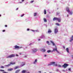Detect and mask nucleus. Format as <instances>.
I'll list each match as a JSON object with an SVG mask.
<instances>
[{"label":"nucleus","instance_id":"nucleus-35","mask_svg":"<svg viewBox=\"0 0 73 73\" xmlns=\"http://www.w3.org/2000/svg\"><path fill=\"white\" fill-rule=\"evenodd\" d=\"M3 73H8V72H3Z\"/></svg>","mask_w":73,"mask_h":73},{"label":"nucleus","instance_id":"nucleus-31","mask_svg":"<svg viewBox=\"0 0 73 73\" xmlns=\"http://www.w3.org/2000/svg\"><path fill=\"white\" fill-rule=\"evenodd\" d=\"M24 14L23 15H22L21 16V17H23V16H24Z\"/></svg>","mask_w":73,"mask_h":73},{"label":"nucleus","instance_id":"nucleus-1","mask_svg":"<svg viewBox=\"0 0 73 73\" xmlns=\"http://www.w3.org/2000/svg\"><path fill=\"white\" fill-rule=\"evenodd\" d=\"M53 21H56V20H58V22H61V19L57 17H54L53 19Z\"/></svg>","mask_w":73,"mask_h":73},{"label":"nucleus","instance_id":"nucleus-47","mask_svg":"<svg viewBox=\"0 0 73 73\" xmlns=\"http://www.w3.org/2000/svg\"><path fill=\"white\" fill-rule=\"evenodd\" d=\"M69 17V15H67V17Z\"/></svg>","mask_w":73,"mask_h":73},{"label":"nucleus","instance_id":"nucleus-37","mask_svg":"<svg viewBox=\"0 0 73 73\" xmlns=\"http://www.w3.org/2000/svg\"><path fill=\"white\" fill-rule=\"evenodd\" d=\"M5 30H3V32H5Z\"/></svg>","mask_w":73,"mask_h":73},{"label":"nucleus","instance_id":"nucleus-22","mask_svg":"<svg viewBox=\"0 0 73 73\" xmlns=\"http://www.w3.org/2000/svg\"><path fill=\"white\" fill-rule=\"evenodd\" d=\"M42 50H43V52H45V51H46V50L45 49H42Z\"/></svg>","mask_w":73,"mask_h":73},{"label":"nucleus","instance_id":"nucleus-25","mask_svg":"<svg viewBox=\"0 0 73 73\" xmlns=\"http://www.w3.org/2000/svg\"><path fill=\"white\" fill-rule=\"evenodd\" d=\"M0 71H1V72H4V70H0Z\"/></svg>","mask_w":73,"mask_h":73},{"label":"nucleus","instance_id":"nucleus-44","mask_svg":"<svg viewBox=\"0 0 73 73\" xmlns=\"http://www.w3.org/2000/svg\"><path fill=\"white\" fill-rule=\"evenodd\" d=\"M24 1V0H22V1L23 2Z\"/></svg>","mask_w":73,"mask_h":73},{"label":"nucleus","instance_id":"nucleus-5","mask_svg":"<svg viewBox=\"0 0 73 73\" xmlns=\"http://www.w3.org/2000/svg\"><path fill=\"white\" fill-rule=\"evenodd\" d=\"M69 66V65L68 64H64L63 65H62V67H64V68H66L67 66Z\"/></svg>","mask_w":73,"mask_h":73},{"label":"nucleus","instance_id":"nucleus-54","mask_svg":"<svg viewBox=\"0 0 73 73\" xmlns=\"http://www.w3.org/2000/svg\"><path fill=\"white\" fill-rule=\"evenodd\" d=\"M27 73H30L29 72H28Z\"/></svg>","mask_w":73,"mask_h":73},{"label":"nucleus","instance_id":"nucleus-43","mask_svg":"<svg viewBox=\"0 0 73 73\" xmlns=\"http://www.w3.org/2000/svg\"><path fill=\"white\" fill-rule=\"evenodd\" d=\"M56 15H58V13H56Z\"/></svg>","mask_w":73,"mask_h":73},{"label":"nucleus","instance_id":"nucleus-17","mask_svg":"<svg viewBox=\"0 0 73 73\" xmlns=\"http://www.w3.org/2000/svg\"><path fill=\"white\" fill-rule=\"evenodd\" d=\"M44 15H46V10L45 9L44 10Z\"/></svg>","mask_w":73,"mask_h":73},{"label":"nucleus","instance_id":"nucleus-6","mask_svg":"<svg viewBox=\"0 0 73 73\" xmlns=\"http://www.w3.org/2000/svg\"><path fill=\"white\" fill-rule=\"evenodd\" d=\"M56 48H54L53 50V52H55V51H56L57 52H58V53H59L60 52L58 51L57 50V47H56V46H55Z\"/></svg>","mask_w":73,"mask_h":73},{"label":"nucleus","instance_id":"nucleus-33","mask_svg":"<svg viewBox=\"0 0 73 73\" xmlns=\"http://www.w3.org/2000/svg\"><path fill=\"white\" fill-rule=\"evenodd\" d=\"M19 9V8H17L16 9V11H17Z\"/></svg>","mask_w":73,"mask_h":73},{"label":"nucleus","instance_id":"nucleus-39","mask_svg":"<svg viewBox=\"0 0 73 73\" xmlns=\"http://www.w3.org/2000/svg\"><path fill=\"white\" fill-rule=\"evenodd\" d=\"M55 66H57V64H55Z\"/></svg>","mask_w":73,"mask_h":73},{"label":"nucleus","instance_id":"nucleus-15","mask_svg":"<svg viewBox=\"0 0 73 73\" xmlns=\"http://www.w3.org/2000/svg\"><path fill=\"white\" fill-rule=\"evenodd\" d=\"M37 59H35V62H34L33 64H36V62H37Z\"/></svg>","mask_w":73,"mask_h":73},{"label":"nucleus","instance_id":"nucleus-13","mask_svg":"<svg viewBox=\"0 0 73 73\" xmlns=\"http://www.w3.org/2000/svg\"><path fill=\"white\" fill-rule=\"evenodd\" d=\"M50 42H51V43H52V44L53 45V46H55V44H54V42H53V41H52L51 40V41H50Z\"/></svg>","mask_w":73,"mask_h":73},{"label":"nucleus","instance_id":"nucleus-12","mask_svg":"<svg viewBox=\"0 0 73 73\" xmlns=\"http://www.w3.org/2000/svg\"><path fill=\"white\" fill-rule=\"evenodd\" d=\"M48 33H51L52 32V31H51V30L49 29L48 30Z\"/></svg>","mask_w":73,"mask_h":73},{"label":"nucleus","instance_id":"nucleus-38","mask_svg":"<svg viewBox=\"0 0 73 73\" xmlns=\"http://www.w3.org/2000/svg\"><path fill=\"white\" fill-rule=\"evenodd\" d=\"M38 41H40V39H38Z\"/></svg>","mask_w":73,"mask_h":73},{"label":"nucleus","instance_id":"nucleus-41","mask_svg":"<svg viewBox=\"0 0 73 73\" xmlns=\"http://www.w3.org/2000/svg\"><path fill=\"white\" fill-rule=\"evenodd\" d=\"M24 65H25V64H24L23 65H22L21 66H24Z\"/></svg>","mask_w":73,"mask_h":73},{"label":"nucleus","instance_id":"nucleus-34","mask_svg":"<svg viewBox=\"0 0 73 73\" xmlns=\"http://www.w3.org/2000/svg\"><path fill=\"white\" fill-rule=\"evenodd\" d=\"M29 29H27V31H29Z\"/></svg>","mask_w":73,"mask_h":73},{"label":"nucleus","instance_id":"nucleus-24","mask_svg":"<svg viewBox=\"0 0 73 73\" xmlns=\"http://www.w3.org/2000/svg\"><path fill=\"white\" fill-rule=\"evenodd\" d=\"M56 25H58V26H60V24H59V23H56Z\"/></svg>","mask_w":73,"mask_h":73},{"label":"nucleus","instance_id":"nucleus-4","mask_svg":"<svg viewBox=\"0 0 73 73\" xmlns=\"http://www.w3.org/2000/svg\"><path fill=\"white\" fill-rule=\"evenodd\" d=\"M15 64V62H11L10 63V64H9L7 65H6L5 66H6L8 67L10 66L11 64H12V65H14V64Z\"/></svg>","mask_w":73,"mask_h":73},{"label":"nucleus","instance_id":"nucleus-26","mask_svg":"<svg viewBox=\"0 0 73 73\" xmlns=\"http://www.w3.org/2000/svg\"><path fill=\"white\" fill-rule=\"evenodd\" d=\"M51 52L50 50H48L47 51L48 53H49V52Z\"/></svg>","mask_w":73,"mask_h":73},{"label":"nucleus","instance_id":"nucleus-28","mask_svg":"<svg viewBox=\"0 0 73 73\" xmlns=\"http://www.w3.org/2000/svg\"><path fill=\"white\" fill-rule=\"evenodd\" d=\"M68 70L70 72V71H71V68H69L68 69Z\"/></svg>","mask_w":73,"mask_h":73},{"label":"nucleus","instance_id":"nucleus-11","mask_svg":"<svg viewBox=\"0 0 73 73\" xmlns=\"http://www.w3.org/2000/svg\"><path fill=\"white\" fill-rule=\"evenodd\" d=\"M33 52H37V49H34L32 50Z\"/></svg>","mask_w":73,"mask_h":73},{"label":"nucleus","instance_id":"nucleus-10","mask_svg":"<svg viewBox=\"0 0 73 73\" xmlns=\"http://www.w3.org/2000/svg\"><path fill=\"white\" fill-rule=\"evenodd\" d=\"M15 49H19L20 48V46H18L16 45L15 46Z\"/></svg>","mask_w":73,"mask_h":73},{"label":"nucleus","instance_id":"nucleus-45","mask_svg":"<svg viewBox=\"0 0 73 73\" xmlns=\"http://www.w3.org/2000/svg\"><path fill=\"white\" fill-rule=\"evenodd\" d=\"M16 56H19V55H18L17 54H16Z\"/></svg>","mask_w":73,"mask_h":73},{"label":"nucleus","instance_id":"nucleus-46","mask_svg":"<svg viewBox=\"0 0 73 73\" xmlns=\"http://www.w3.org/2000/svg\"><path fill=\"white\" fill-rule=\"evenodd\" d=\"M46 55H44V57H46Z\"/></svg>","mask_w":73,"mask_h":73},{"label":"nucleus","instance_id":"nucleus-23","mask_svg":"<svg viewBox=\"0 0 73 73\" xmlns=\"http://www.w3.org/2000/svg\"><path fill=\"white\" fill-rule=\"evenodd\" d=\"M37 15V13H34V16H36Z\"/></svg>","mask_w":73,"mask_h":73},{"label":"nucleus","instance_id":"nucleus-32","mask_svg":"<svg viewBox=\"0 0 73 73\" xmlns=\"http://www.w3.org/2000/svg\"><path fill=\"white\" fill-rule=\"evenodd\" d=\"M32 31L33 32H36V31L33 30H32Z\"/></svg>","mask_w":73,"mask_h":73},{"label":"nucleus","instance_id":"nucleus-40","mask_svg":"<svg viewBox=\"0 0 73 73\" xmlns=\"http://www.w3.org/2000/svg\"><path fill=\"white\" fill-rule=\"evenodd\" d=\"M32 45V43H30V44H29V45Z\"/></svg>","mask_w":73,"mask_h":73},{"label":"nucleus","instance_id":"nucleus-29","mask_svg":"<svg viewBox=\"0 0 73 73\" xmlns=\"http://www.w3.org/2000/svg\"><path fill=\"white\" fill-rule=\"evenodd\" d=\"M58 67H61V65L60 64H59L58 65Z\"/></svg>","mask_w":73,"mask_h":73},{"label":"nucleus","instance_id":"nucleus-27","mask_svg":"<svg viewBox=\"0 0 73 73\" xmlns=\"http://www.w3.org/2000/svg\"><path fill=\"white\" fill-rule=\"evenodd\" d=\"M34 2V1H31V3H32Z\"/></svg>","mask_w":73,"mask_h":73},{"label":"nucleus","instance_id":"nucleus-9","mask_svg":"<svg viewBox=\"0 0 73 73\" xmlns=\"http://www.w3.org/2000/svg\"><path fill=\"white\" fill-rule=\"evenodd\" d=\"M55 64V62H51V63H50V64H48V66H49L50 65V66L52 65H53V64Z\"/></svg>","mask_w":73,"mask_h":73},{"label":"nucleus","instance_id":"nucleus-30","mask_svg":"<svg viewBox=\"0 0 73 73\" xmlns=\"http://www.w3.org/2000/svg\"><path fill=\"white\" fill-rule=\"evenodd\" d=\"M1 68H4V66H1Z\"/></svg>","mask_w":73,"mask_h":73},{"label":"nucleus","instance_id":"nucleus-50","mask_svg":"<svg viewBox=\"0 0 73 73\" xmlns=\"http://www.w3.org/2000/svg\"><path fill=\"white\" fill-rule=\"evenodd\" d=\"M37 31H38V30H36V31H36V32H37Z\"/></svg>","mask_w":73,"mask_h":73},{"label":"nucleus","instance_id":"nucleus-18","mask_svg":"<svg viewBox=\"0 0 73 73\" xmlns=\"http://www.w3.org/2000/svg\"><path fill=\"white\" fill-rule=\"evenodd\" d=\"M19 68V66H17L14 68V69H18V68Z\"/></svg>","mask_w":73,"mask_h":73},{"label":"nucleus","instance_id":"nucleus-53","mask_svg":"<svg viewBox=\"0 0 73 73\" xmlns=\"http://www.w3.org/2000/svg\"><path fill=\"white\" fill-rule=\"evenodd\" d=\"M23 64V63H22V64Z\"/></svg>","mask_w":73,"mask_h":73},{"label":"nucleus","instance_id":"nucleus-2","mask_svg":"<svg viewBox=\"0 0 73 73\" xmlns=\"http://www.w3.org/2000/svg\"><path fill=\"white\" fill-rule=\"evenodd\" d=\"M66 11L68 12L69 13L70 12L69 14L70 15H72V14L73 13V12L72 11H71L70 12V10H69V8H66Z\"/></svg>","mask_w":73,"mask_h":73},{"label":"nucleus","instance_id":"nucleus-36","mask_svg":"<svg viewBox=\"0 0 73 73\" xmlns=\"http://www.w3.org/2000/svg\"><path fill=\"white\" fill-rule=\"evenodd\" d=\"M7 25H5V27H7Z\"/></svg>","mask_w":73,"mask_h":73},{"label":"nucleus","instance_id":"nucleus-51","mask_svg":"<svg viewBox=\"0 0 73 73\" xmlns=\"http://www.w3.org/2000/svg\"><path fill=\"white\" fill-rule=\"evenodd\" d=\"M21 48H22V47H20Z\"/></svg>","mask_w":73,"mask_h":73},{"label":"nucleus","instance_id":"nucleus-42","mask_svg":"<svg viewBox=\"0 0 73 73\" xmlns=\"http://www.w3.org/2000/svg\"><path fill=\"white\" fill-rule=\"evenodd\" d=\"M39 73H41V71H38Z\"/></svg>","mask_w":73,"mask_h":73},{"label":"nucleus","instance_id":"nucleus-48","mask_svg":"<svg viewBox=\"0 0 73 73\" xmlns=\"http://www.w3.org/2000/svg\"><path fill=\"white\" fill-rule=\"evenodd\" d=\"M19 54H20V55H21V53H19Z\"/></svg>","mask_w":73,"mask_h":73},{"label":"nucleus","instance_id":"nucleus-49","mask_svg":"<svg viewBox=\"0 0 73 73\" xmlns=\"http://www.w3.org/2000/svg\"><path fill=\"white\" fill-rule=\"evenodd\" d=\"M1 15L0 14V17H1Z\"/></svg>","mask_w":73,"mask_h":73},{"label":"nucleus","instance_id":"nucleus-7","mask_svg":"<svg viewBox=\"0 0 73 73\" xmlns=\"http://www.w3.org/2000/svg\"><path fill=\"white\" fill-rule=\"evenodd\" d=\"M72 41H73V35H72L70 39V42H72Z\"/></svg>","mask_w":73,"mask_h":73},{"label":"nucleus","instance_id":"nucleus-16","mask_svg":"<svg viewBox=\"0 0 73 73\" xmlns=\"http://www.w3.org/2000/svg\"><path fill=\"white\" fill-rule=\"evenodd\" d=\"M44 22H45V23H46V22H47V20H46V19L44 18Z\"/></svg>","mask_w":73,"mask_h":73},{"label":"nucleus","instance_id":"nucleus-52","mask_svg":"<svg viewBox=\"0 0 73 73\" xmlns=\"http://www.w3.org/2000/svg\"><path fill=\"white\" fill-rule=\"evenodd\" d=\"M64 48H65V47H64Z\"/></svg>","mask_w":73,"mask_h":73},{"label":"nucleus","instance_id":"nucleus-20","mask_svg":"<svg viewBox=\"0 0 73 73\" xmlns=\"http://www.w3.org/2000/svg\"><path fill=\"white\" fill-rule=\"evenodd\" d=\"M25 72H26V70H23L22 71V73H25Z\"/></svg>","mask_w":73,"mask_h":73},{"label":"nucleus","instance_id":"nucleus-19","mask_svg":"<svg viewBox=\"0 0 73 73\" xmlns=\"http://www.w3.org/2000/svg\"><path fill=\"white\" fill-rule=\"evenodd\" d=\"M13 70L12 68H10L8 69L9 71H11V70Z\"/></svg>","mask_w":73,"mask_h":73},{"label":"nucleus","instance_id":"nucleus-14","mask_svg":"<svg viewBox=\"0 0 73 73\" xmlns=\"http://www.w3.org/2000/svg\"><path fill=\"white\" fill-rule=\"evenodd\" d=\"M66 51H67V53H69V48H67L66 49Z\"/></svg>","mask_w":73,"mask_h":73},{"label":"nucleus","instance_id":"nucleus-3","mask_svg":"<svg viewBox=\"0 0 73 73\" xmlns=\"http://www.w3.org/2000/svg\"><path fill=\"white\" fill-rule=\"evenodd\" d=\"M15 55L14 54H11L9 56L7 57L6 58H12V57H15Z\"/></svg>","mask_w":73,"mask_h":73},{"label":"nucleus","instance_id":"nucleus-8","mask_svg":"<svg viewBox=\"0 0 73 73\" xmlns=\"http://www.w3.org/2000/svg\"><path fill=\"white\" fill-rule=\"evenodd\" d=\"M58 32V30L57 29V28H56L54 29V33H57Z\"/></svg>","mask_w":73,"mask_h":73},{"label":"nucleus","instance_id":"nucleus-21","mask_svg":"<svg viewBox=\"0 0 73 73\" xmlns=\"http://www.w3.org/2000/svg\"><path fill=\"white\" fill-rule=\"evenodd\" d=\"M46 43L48 44V45H50V44H49V41H47Z\"/></svg>","mask_w":73,"mask_h":73}]
</instances>
